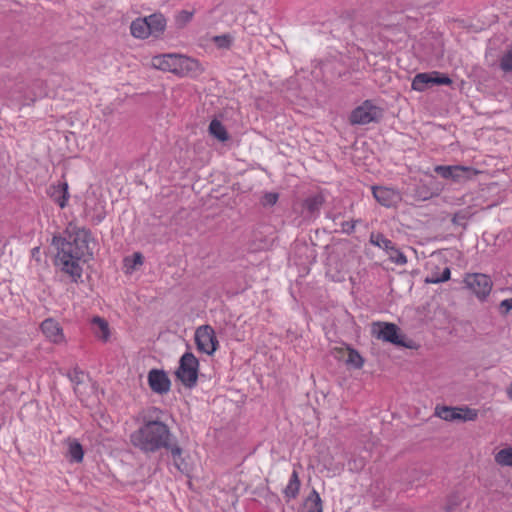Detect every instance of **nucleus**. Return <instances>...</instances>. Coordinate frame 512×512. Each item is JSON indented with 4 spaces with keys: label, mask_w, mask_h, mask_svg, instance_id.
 Wrapping results in <instances>:
<instances>
[{
    "label": "nucleus",
    "mask_w": 512,
    "mask_h": 512,
    "mask_svg": "<svg viewBox=\"0 0 512 512\" xmlns=\"http://www.w3.org/2000/svg\"><path fill=\"white\" fill-rule=\"evenodd\" d=\"M451 271L449 267H445L441 273L439 272H432L426 279V283L430 284H439L446 282L450 279Z\"/></svg>",
    "instance_id": "28"
},
{
    "label": "nucleus",
    "mask_w": 512,
    "mask_h": 512,
    "mask_svg": "<svg viewBox=\"0 0 512 512\" xmlns=\"http://www.w3.org/2000/svg\"><path fill=\"white\" fill-rule=\"evenodd\" d=\"M386 254L389 260L397 265H405L407 263V257L395 244L386 251Z\"/></svg>",
    "instance_id": "29"
},
{
    "label": "nucleus",
    "mask_w": 512,
    "mask_h": 512,
    "mask_svg": "<svg viewBox=\"0 0 512 512\" xmlns=\"http://www.w3.org/2000/svg\"><path fill=\"white\" fill-rule=\"evenodd\" d=\"M149 24L150 35L158 37L166 28V19L161 13H153L146 17Z\"/></svg>",
    "instance_id": "17"
},
{
    "label": "nucleus",
    "mask_w": 512,
    "mask_h": 512,
    "mask_svg": "<svg viewBox=\"0 0 512 512\" xmlns=\"http://www.w3.org/2000/svg\"><path fill=\"white\" fill-rule=\"evenodd\" d=\"M369 242L372 245L383 249L385 252L395 244L390 239L386 238L382 233H371Z\"/></svg>",
    "instance_id": "27"
},
{
    "label": "nucleus",
    "mask_w": 512,
    "mask_h": 512,
    "mask_svg": "<svg viewBox=\"0 0 512 512\" xmlns=\"http://www.w3.org/2000/svg\"><path fill=\"white\" fill-rule=\"evenodd\" d=\"M91 324L94 335L99 340L107 342L110 338V329L108 322L104 318L95 316L93 317Z\"/></svg>",
    "instance_id": "16"
},
{
    "label": "nucleus",
    "mask_w": 512,
    "mask_h": 512,
    "mask_svg": "<svg viewBox=\"0 0 512 512\" xmlns=\"http://www.w3.org/2000/svg\"><path fill=\"white\" fill-rule=\"evenodd\" d=\"M152 66L156 69L171 72L178 76H187L199 68L197 60L181 54H162L152 58Z\"/></svg>",
    "instance_id": "2"
},
{
    "label": "nucleus",
    "mask_w": 512,
    "mask_h": 512,
    "mask_svg": "<svg viewBox=\"0 0 512 512\" xmlns=\"http://www.w3.org/2000/svg\"><path fill=\"white\" fill-rule=\"evenodd\" d=\"M372 194L380 205L387 208L395 207L401 200L400 194L396 190L384 186H373Z\"/></svg>",
    "instance_id": "11"
},
{
    "label": "nucleus",
    "mask_w": 512,
    "mask_h": 512,
    "mask_svg": "<svg viewBox=\"0 0 512 512\" xmlns=\"http://www.w3.org/2000/svg\"><path fill=\"white\" fill-rule=\"evenodd\" d=\"M85 373L80 368L75 367L72 371L68 372L67 377L76 386L83 383V377Z\"/></svg>",
    "instance_id": "37"
},
{
    "label": "nucleus",
    "mask_w": 512,
    "mask_h": 512,
    "mask_svg": "<svg viewBox=\"0 0 512 512\" xmlns=\"http://www.w3.org/2000/svg\"><path fill=\"white\" fill-rule=\"evenodd\" d=\"M52 245L57 249L56 259H82L81 254L77 252L70 239L55 235L52 238Z\"/></svg>",
    "instance_id": "10"
},
{
    "label": "nucleus",
    "mask_w": 512,
    "mask_h": 512,
    "mask_svg": "<svg viewBox=\"0 0 512 512\" xmlns=\"http://www.w3.org/2000/svg\"><path fill=\"white\" fill-rule=\"evenodd\" d=\"M413 197L417 201H425L432 197V192L424 184L416 185L414 188Z\"/></svg>",
    "instance_id": "34"
},
{
    "label": "nucleus",
    "mask_w": 512,
    "mask_h": 512,
    "mask_svg": "<svg viewBox=\"0 0 512 512\" xmlns=\"http://www.w3.org/2000/svg\"><path fill=\"white\" fill-rule=\"evenodd\" d=\"M197 349L207 355H213L219 347L214 329L210 325H203L195 331Z\"/></svg>",
    "instance_id": "7"
},
{
    "label": "nucleus",
    "mask_w": 512,
    "mask_h": 512,
    "mask_svg": "<svg viewBox=\"0 0 512 512\" xmlns=\"http://www.w3.org/2000/svg\"><path fill=\"white\" fill-rule=\"evenodd\" d=\"M324 197L321 194H315L305 199L303 208L310 214L314 215L319 213L322 205L324 204Z\"/></svg>",
    "instance_id": "23"
},
{
    "label": "nucleus",
    "mask_w": 512,
    "mask_h": 512,
    "mask_svg": "<svg viewBox=\"0 0 512 512\" xmlns=\"http://www.w3.org/2000/svg\"><path fill=\"white\" fill-rule=\"evenodd\" d=\"M104 218H105V213L101 212V213H98L95 216H93V221L95 224H99L104 220Z\"/></svg>",
    "instance_id": "44"
},
{
    "label": "nucleus",
    "mask_w": 512,
    "mask_h": 512,
    "mask_svg": "<svg viewBox=\"0 0 512 512\" xmlns=\"http://www.w3.org/2000/svg\"><path fill=\"white\" fill-rule=\"evenodd\" d=\"M507 395L509 397V399L512 401V382L510 383V385L507 387Z\"/></svg>",
    "instance_id": "45"
},
{
    "label": "nucleus",
    "mask_w": 512,
    "mask_h": 512,
    "mask_svg": "<svg viewBox=\"0 0 512 512\" xmlns=\"http://www.w3.org/2000/svg\"><path fill=\"white\" fill-rule=\"evenodd\" d=\"M412 89L415 91H425L429 87L433 86V74L432 72L428 73H418L412 80Z\"/></svg>",
    "instance_id": "21"
},
{
    "label": "nucleus",
    "mask_w": 512,
    "mask_h": 512,
    "mask_svg": "<svg viewBox=\"0 0 512 512\" xmlns=\"http://www.w3.org/2000/svg\"><path fill=\"white\" fill-rule=\"evenodd\" d=\"M301 482L299 479L298 472L293 470L287 486L284 488L283 493L287 502L291 499H295L299 493Z\"/></svg>",
    "instance_id": "19"
},
{
    "label": "nucleus",
    "mask_w": 512,
    "mask_h": 512,
    "mask_svg": "<svg viewBox=\"0 0 512 512\" xmlns=\"http://www.w3.org/2000/svg\"><path fill=\"white\" fill-rule=\"evenodd\" d=\"M466 216L463 213H456L452 218V223L455 225H465Z\"/></svg>",
    "instance_id": "43"
},
{
    "label": "nucleus",
    "mask_w": 512,
    "mask_h": 512,
    "mask_svg": "<svg viewBox=\"0 0 512 512\" xmlns=\"http://www.w3.org/2000/svg\"><path fill=\"white\" fill-rule=\"evenodd\" d=\"M144 261V257L142 253L135 252L132 257H126L124 259L125 266L130 269H136L137 266L142 265Z\"/></svg>",
    "instance_id": "35"
},
{
    "label": "nucleus",
    "mask_w": 512,
    "mask_h": 512,
    "mask_svg": "<svg viewBox=\"0 0 512 512\" xmlns=\"http://www.w3.org/2000/svg\"><path fill=\"white\" fill-rule=\"evenodd\" d=\"M160 414L162 411L153 407L141 416L138 428L130 435L131 444L145 455L165 449L171 453L175 465L179 468L181 463L178 461L183 462V449L170 427L160 419Z\"/></svg>",
    "instance_id": "1"
},
{
    "label": "nucleus",
    "mask_w": 512,
    "mask_h": 512,
    "mask_svg": "<svg viewBox=\"0 0 512 512\" xmlns=\"http://www.w3.org/2000/svg\"><path fill=\"white\" fill-rule=\"evenodd\" d=\"M194 15V11L181 10L175 15V24L178 28H183L189 23Z\"/></svg>",
    "instance_id": "32"
},
{
    "label": "nucleus",
    "mask_w": 512,
    "mask_h": 512,
    "mask_svg": "<svg viewBox=\"0 0 512 512\" xmlns=\"http://www.w3.org/2000/svg\"><path fill=\"white\" fill-rule=\"evenodd\" d=\"M199 372V361L192 352H185L175 372L177 379L186 387L194 388L197 385Z\"/></svg>",
    "instance_id": "3"
},
{
    "label": "nucleus",
    "mask_w": 512,
    "mask_h": 512,
    "mask_svg": "<svg viewBox=\"0 0 512 512\" xmlns=\"http://www.w3.org/2000/svg\"><path fill=\"white\" fill-rule=\"evenodd\" d=\"M434 172L442 178L450 179L456 183L472 179L478 173L476 169L462 165H437Z\"/></svg>",
    "instance_id": "6"
},
{
    "label": "nucleus",
    "mask_w": 512,
    "mask_h": 512,
    "mask_svg": "<svg viewBox=\"0 0 512 512\" xmlns=\"http://www.w3.org/2000/svg\"><path fill=\"white\" fill-rule=\"evenodd\" d=\"M499 307L502 314H508L512 310V298L502 300Z\"/></svg>",
    "instance_id": "42"
},
{
    "label": "nucleus",
    "mask_w": 512,
    "mask_h": 512,
    "mask_svg": "<svg viewBox=\"0 0 512 512\" xmlns=\"http://www.w3.org/2000/svg\"><path fill=\"white\" fill-rule=\"evenodd\" d=\"M54 191L51 194V197L61 208L66 207L69 192H68V184L67 182L59 183L57 186L53 187Z\"/></svg>",
    "instance_id": "22"
},
{
    "label": "nucleus",
    "mask_w": 512,
    "mask_h": 512,
    "mask_svg": "<svg viewBox=\"0 0 512 512\" xmlns=\"http://www.w3.org/2000/svg\"><path fill=\"white\" fill-rule=\"evenodd\" d=\"M212 41L220 49H229L233 43V37L230 34H222L214 36Z\"/></svg>",
    "instance_id": "33"
},
{
    "label": "nucleus",
    "mask_w": 512,
    "mask_h": 512,
    "mask_svg": "<svg viewBox=\"0 0 512 512\" xmlns=\"http://www.w3.org/2000/svg\"><path fill=\"white\" fill-rule=\"evenodd\" d=\"M383 109L373 103L372 100H365L361 105L354 108L349 116L352 125H367L372 122L378 123L383 118Z\"/></svg>",
    "instance_id": "4"
},
{
    "label": "nucleus",
    "mask_w": 512,
    "mask_h": 512,
    "mask_svg": "<svg viewBox=\"0 0 512 512\" xmlns=\"http://www.w3.org/2000/svg\"><path fill=\"white\" fill-rule=\"evenodd\" d=\"M130 31L132 36L139 39H145L150 36L149 24L146 21V17L137 18L132 21L130 25Z\"/></svg>",
    "instance_id": "20"
},
{
    "label": "nucleus",
    "mask_w": 512,
    "mask_h": 512,
    "mask_svg": "<svg viewBox=\"0 0 512 512\" xmlns=\"http://www.w3.org/2000/svg\"><path fill=\"white\" fill-rule=\"evenodd\" d=\"M345 352L348 354L347 359L345 360L347 366L354 369H361L363 367L364 359L356 349L348 345L345 348L339 349V353L344 354Z\"/></svg>",
    "instance_id": "18"
},
{
    "label": "nucleus",
    "mask_w": 512,
    "mask_h": 512,
    "mask_svg": "<svg viewBox=\"0 0 512 512\" xmlns=\"http://www.w3.org/2000/svg\"><path fill=\"white\" fill-rule=\"evenodd\" d=\"M459 409V418L458 420L463 421H474L478 417V411L476 409H471L468 407L458 408Z\"/></svg>",
    "instance_id": "36"
},
{
    "label": "nucleus",
    "mask_w": 512,
    "mask_h": 512,
    "mask_svg": "<svg viewBox=\"0 0 512 512\" xmlns=\"http://www.w3.org/2000/svg\"><path fill=\"white\" fill-rule=\"evenodd\" d=\"M379 327L378 331L374 330L376 333V337L385 342L391 343L396 346L411 348L410 343L405 341V336L400 334V328L394 324L389 322H379L377 323Z\"/></svg>",
    "instance_id": "8"
},
{
    "label": "nucleus",
    "mask_w": 512,
    "mask_h": 512,
    "mask_svg": "<svg viewBox=\"0 0 512 512\" xmlns=\"http://www.w3.org/2000/svg\"><path fill=\"white\" fill-rule=\"evenodd\" d=\"M279 199V194L276 192H266L261 198V204L264 207L274 206Z\"/></svg>",
    "instance_id": "38"
},
{
    "label": "nucleus",
    "mask_w": 512,
    "mask_h": 512,
    "mask_svg": "<svg viewBox=\"0 0 512 512\" xmlns=\"http://www.w3.org/2000/svg\"><path fill=\"white\" fill-rule=\"evenodd\" d=\"M465 288L470 290L480 301H485L489 296L493 282L483 273L466 274L464 278Z\"/></svg>",
    "instance_id": "5"
},
{
    "label": "nucleus",
    "mask_w": 512,
    "mask_h": 512,
    "mask_svg": "<svg viewBox=\"0 0 512 512\" xmlns=\"http://www.w3.org/2000/svg\"><path fill=\"white\" fill-rule=\"evenodd\" d=\"M209 133L221 142H225L229 139V134L225 126L218 120L213 119L209 124Z\"/></svg>",
    "instance_id": "24"
},
{
    "label": "nucleus",
    "mask_w": 512,
    "mask_h": 512,
    "mask_svg": "<svg viewBox=\"0 0 512 512\" xmlns=\"http://www.w3.org/2000/svg\"><path fill=\"white\" fill-rule=\"evenodd\" d=\"M40 328H41L43 334L51 342L58 344L64 340L63 330H62L60 324L52 318L45 319L41 323Z\"/></svg>",
    "instance_id": "12"
},
{
    "label": "nucleus",
    "mask_w": 512,
    "mask_h": 512,
    "mask_svg": "<svg viewBox=\"0 0 512 512\" xmlns=\"http://www.w3.org/2000/svg\"><path fill=\"white\" fill-rule=\"evenodd\" d=\"M79 260L80 259H55V264L61 266V270L68 274L73 282L77 283L83 272Z\"/></svg>",
    "instance_id": "13"
},
{
    "label": "nucleus",
    "mask_w": 512,
    "mask_h": 512,
    "mask_svg": "<svg viewBox=\"0 0 512 512\" xmlns=\"http://www.w3.org/2000/svg\"><path fill=\"white\" fill-rule=\"evenodd\" d=\"M356 223H357V220L354 221H343L341 223V228H342V232L347 234V235H350L354 232L355 230V226H356Z\"/></svg>",
    "instance_id": "41"
},
{
    "label": "nucleus",
    "mask_w": 512,
    "mask_h": 512,
    "mask_svg": "<svg viewBox=\"0 0 512 512\" xmlns=\"http://www.w3.org/2000/svg\"><path fill=\"white\" fill-rule=\"evenodd\" d=\"M68 453L71 462L80 463L83 461L84 450L77 440L70 441Z\"/></svg>",
    "instance_id": "25"
},
{
    "label": "nucleus",
    "mask_w": 512,
    "mask_h": 512,
    "mask_svg": "<svg viewBox=\"0 0 512 512\" xmlns=\"http://www.w3.org/2000/svg\"><path fill=\"white\" fill-rule=\"evenodd\" d=\"M500 69L505 73L512 72V44L509 45L499 61Z\"/></svg>",
    "instance_id": "30"
},
{
    "label": "nucleus",
    "mask_w": 512,
    "mask_h": 512,
    "mask_svg": "<svg viewBox=\"0 0 512 512\" xmlns=\"http://www.w3.org/2000/svg\"><path fill=\"white\" fill-rule=\"evenodd\" d=\"M91 237L90 230L85 228L78 229L73 235H69V239L75 246L77 252L81 254V258L85 255V250L88 249V243Z\"/></svg>",
    "instance_id": "14"
},
{
    "label": "nucleus",
    "mask_w": 512,
    "mask_h": 512,
    "mask_svg": "<svg viewBox=\"0 0 512 512\" xmlns=\"http://www.w3.org/2000/svg\"><path fill=\"white\" fill-rule=\"evenodd\" d=\"M461 503V499L458 495L454 494L448 497L447 504L445 506V510L447 512H452L455 508Z\"/></svg>",
    "instance_id": "40"
},
{
    "label": "nucleus",
    "mask_w": 512,
    "mask_h": 512,
    "mask_svg": "<svg viewBox=\"0 0 512 512\" xmlns=\"http://www.w3.org/2000/svg\"><path fill=\"white\" fill-rule=\"evenodd\" d=\"M433 74V85H450L452 83L451 78L444 73L438 71H432Z\"/></svg>",
    "instance_id": "39"
},
{
    "label": "nucleus",
    "mask_w": 512,
    "mask_h": 512,
    "mask_svg": "<svg viewBox=\"0 0 512 512\" xmlns=\"http://www.w3.org/2000/svg\"><path fill=\"white\" fill-rule=\"evenodd\" d=\"M436 415L446 421H454L459 418V409L455 407H436Z\"/></svg>",
    "instance_id": "26"
},
{
    "label": "nucleus",
    "mask_w": 512,
    "mask_h": 512,
    "mask_svg": "<svg viewBox=\"0 0 512 512\" xmlns=\"http://www.w3.org/2000/svg\"><path fill=\"white\" fill-rule=\"evenodd\" d=\"M495 461L501 466L512 467V447L501 449L495 455Z\"/></svg>",
    "instance_id": "31"
},
{
    "label": "nucleus",
    "mask_w": 512,
    "mask_h": 512,
    "mask_svg": "<svg viewBox=\"0 0 512 512\" xmlns=\"http://www.w3.org/2000/svg\"><path fill=\"white\" fill-rule=\"evenodd\" d=\"M150 389L159 395L167 394L171 389V381L162 369H151L147 376Z\"/></svg>",
    "instance_id": "9"
},
{
    "label": "nucleus",
    "mask_w": 512,
    "mask_h": 512,
    "mask_svg": "<svg viewBox=\"0 0 512 512\" xmlns=\"http://www.w3.org/2000/svg\"><path fill=\"white\" fill-rule=\"evenodd\" d=\"M300 512H323L322 500L319 493L312 489L309 495L305 498Z\"/></svg>",
    "instance_id": "15"
}]
</instances>
